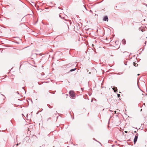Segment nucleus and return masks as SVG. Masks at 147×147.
<instances>
[{
	"instance_id": "obj_6",
	"label": "nucleus",
	"mask_w": 147,
	"mask_h": 147,
	"mask_svg": "<svg viewBox=\"0 0 147 147\" xmlns=\"http://www.w3.org/2000/svg\"><path fill=\"white\" fill-rule=\"evenodd\" d=\"M76 68L72 69H71V70H70L69 71H75V70H76Z\"/></svg>"
},
{
	"instance_id": "obj_4",
	"label": "nucleus",
	"mask_w": 147,
	"mask_h": 147,
	"mask_svg": "<svg viewBox=\"0 0 147 147\" xmlns=\"http://www.w3.org/2000/svg\"><path fill=\"white\" fill-rule=\"evenodd\" d=\"M122 43L124 45H125L126 43V41L125 39H123L122 40Z\"/></svg>"
},
{
	"instance_id": "obj_14",
	"label": "nucleus",
	"mask_w": 147,
	"mask_h": 147,
	"mask_svg": "<svg viewBox=\"0 0 147 147\" xmlns=\"http://www.w3.org/2000/svg\"><path fill=\"white\" fill-rule=\"evenodd\" d=\"M125 52H126V51H125V52H123V53H125Z\"/></svg>"
},
{
	"instance_id": "obj_10",
	"label": "nucleus",
	"mask_w": 147,
	"mask_h": 147,
	"mask_svg": "<svg viewBox=\"0 0 147 147\" xmlns=\"http://www.w3.org/2000/svg\"><path fill=\"white\" fill-rule=\"evenodd\" d=\"M28 131H30V128H28Z\"/></svg>"
},
{
	"instance_id": "obj_1",
	"label": "nucleus",
	"mask_w": 147,
	"mask_h": 147,
	"mask_svg": "<svg viewBox=\"0 0 147 147\" xmlns=\"http://www.w3.org/2000/svg\"><path fill=\"white\" fill-rule=\"evenodd\" d=\"M69 93L70 95V96L72 98H74L75 97V94L74 91L71 90L69 92Z\"/></svg>"
},
{
	"instance_id": "obj_13",
	"label": "nucleus",
	"mask_w": 147,
	"mask_h": 147,
	"mask_svg": "<svg viewBox=\"0 0 147 147\" xmlns=\"http://www.w3.org/2000/svg\"><path fill=\"white\" fill-rule=\"evenodd\" d=\"M18 144H16V145L17 146H18Z\"/></svg>"
},
{
	"instance_id": "obj_11",
	"label": "nucleus",
	"mask_w": 147,
	"mask_h": 147,
	"mask_svg": "<svg viewBox=\"0 0 147 147\" xmlns=\"http://www.w3.org/2000/svg\"><path fill=\"white\" fill-rule=\"evenodd\" d=\"M116 111H115V113H116Z\"/></svg>"
},
{
	"instance_id": "obj_2",
	"label": "nucleus",
	"mask_w": 147,
	"mask_h": 147,
	"mask_svg": "<svg viewBox=\"0 0 147 147\" xmlns=\"http://www.w3.org/2000/svg\"><path fill=\"white\" fill-rule=\"evenodd\" d=\"M138 136V134H136L134 139V144H135L136 143L137 140Z\"/></svg>"
},
{
	"instance_id": "obj_12",
	"label": "nucleus",
	"mask_w": 147,
	"mask_h": 147,
	"mask_svg": "<svg viewBox=\"0 0 147 147\" xmlns=\"http://www.w3.org/2000/svg\"><path fill=\"white\" fill-rule=\"evenodd\" d=\"M146 41H145V44H146Z\"/></svg>"
},
{
	"instance_id": "obj_8",
	"label": "nucleus",
	"mask_w": 147,
	"mask_h": 147,
	"mask_svg": "<svg viewBox=\"0 0 147 147\" xmlns=\"http://www.w3.org/2000/svg\"><path fill=\"white\" fill-rule=\"evenodd\" d=\"M117 96L118 97H119L120 96V94H117Z\"/></svg>"
},
{
	"instance_id": "obj_3",
	"label": "nucleus",
	"mask_w": 147,
	"mask_h": 147,
	"mask_svg": "<svg viewBox=\"0 0 147 147\" xmlns=\"http://www.w3.org/2000/svg\"><path fill=\"white\" fill-rule=\"evenodd\" d=\"M103 20L105 21H108V17L107 16H105L103 18Z\"/></svg>"
},
{
	"instance_id": "obj_9",
	"label": "nucleus",
	"mask_w": 147,
	"mask_h": 147,
	"mask_svg": "<svg viewBox=\"0 0 147 147\" xmlns=\"http://www.w3.org/2000/svg\"><path fill=\"white\" fill-rule=\"evenodd\" d=\"M125 133H127V131H125Z\"/></svg>"
},
{
	"instance_id": "obj_7",
	"label": "nucleus",
	"mask_w": 147,
	"mask_h": 147,
	"mask_svg": "<svg viewBox=\"0 0 147 147\" xmlns=\"http://www.w3.org/2000/svg\"><path fill=\"white\" fill-rule=\"evenodd\" d=\"M134 65L135 66H137L138 65V64H137V63H134Z\"/></svg>"
},
{
	"instance_id": "obj_5",
	"label": "nucleus",
	"mask_w": 147,
	"mask_h": 147,
	"mask_svg": "<svg viewBox=\"0 0 147 147\" xmlns=\"http://www.w3.org/2000/svg\"><path fill=\"white\" fill-rule=\"evenodd\" d=\"M113 89L114 90V92H116L117 91V88L116 87L113 88Z\"/></svg>"
}]
</instances>
